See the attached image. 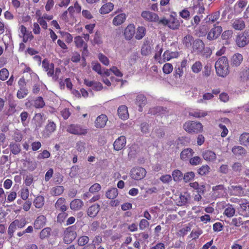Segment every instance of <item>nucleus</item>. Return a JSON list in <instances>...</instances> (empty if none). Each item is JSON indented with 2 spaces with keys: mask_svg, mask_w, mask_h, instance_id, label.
<instances>
[{
  "mask_svg": "<svg viewBox=\"0 0 249 249\" xmlns=\"http://www.w3.org/2000/svg\"><path fill=\"white\" fill-rule=\"evenodd\" d=\"M147 102V99L143 94H140L137 96L135 103L139 107V111H142V107L146 105Z\"/></svg>",
  "mask_w": 249,
  "mask_h": 249,
  "instance_id": "nucleus-16",
  "label": "nucleus"
},
{
  "mask_svg": "<svg viewBox=\"0 0 249 249\" xmlns=\"http://www.w3.org/2000/svg\"><path fill=\"white\" fill-rule=\"evenodd\" d=\"M33 203L36 208H41L44 204V198L41 196H39L35 199Z\"/></svg>",
  "mask_w": 249,
  "mask_h": 249,
  "instance_id": "nucleus-42",
  "label": "nucleus"
},
{
  "mask_svg": "<svg viewBox=\"0 0 249 249\" xmlns=\"http://www.w3.org/2000/svg\"><path fill=\"white\" fill-rule=\"evenodd\" d=\"M83 202L79 199H74L70 203V208L72 210L78 211L83 206Z\"/></svg>",
  "mask_w": 249,
  "mask_h": 249,
  "instance_id": "nucleus-29",
  "label": "nucleus"
},
{
  "mask_svg": "<svg viewBox=\"0 0 249 249\" xmlns=\"http://www.w3.org/2000/svg\"><path fill=\"white\" fill-rule=\"evenodd\" d=\"M194 153L193 150L191 148L184 149L180 153V158L183 160H187Z\"/></svg>",
  "mask_w": 249,
  "mask_h": 249,
  "instance_id": "nucleus-34",
  "label": "nucleus"
},
{
  "mask_svg": "<svg viewBox=\"0 0 249 249\" xmlns=\"http://www.w3.org/2000/svg\"><path fill=\"white\" fill-rule=\"evenodd\" d=\"M13 139L16 142H20L23 139L22 133L18 130H16L12 135Z\"/></svg>",
  "mask_w": 249,
  "mask_h": 249,
  "instance_id": "nucleus-52",
  "label": "nucleus"
},
{
  "mask_svg": "<svg viewBox=\"0 0 249 249\" xmlns=\"http://www.w3.org/2000/svg\"><path fill=\"white\" fill-rule=\"evenodd\" d=\"M203 65L200 61H196L191 67V70L194 73H198L202 70Z\"/></svg>",
  "mask_w": 249,
  "mask_h": 249,
  "instance_id": "nucleus-46",
  "label": "nucleus"
},
{
  "mask_svg": "<svg viewBox=\"0 0 249 249\" xmlns=\"http://www.w3.org/2000/svg\"><path fill=\"white\" fill-rule=\"evenodd\" d=\"M180 24V22L177 18L176 13L175 12L172 13L169 19L168 27L172 30H175L179 29Z\"/></svg>",
  "mask_w": 249,
  "mask_h": 249,
  "instance_id": "nucleus-9",
  "label": "nucleus"
},
{
  "mask_svg": "<svg viewBox=\"0 0 249 249\" xmlns=\"http://www.w3.org/2000/svg\"><path fill=\"white\" fill-rule=\"evenodd\" d=\"M239 142L240 144L248 147L249 146V133L244 132L240 135Z\"/></svg>",
  "mask_w": 249,
  "mask_h": 249,
  "instance_id": "nucleus-31",
  "label": "nucleus"
},
{
  "mask_svg": "<svg viewBox=\"0 0 249 249\" xmlns=\"http://www.w3.org/2000/svg\"><path fill=\"white\" fill-rule=\"evenodd\" d=\"M81 10V6L79 4L77 1H76L73 6H70L68 11L69 14L72 16L74 13H79Z\"/></svg>",
  "mask_w": 249,
  "mask_h": 249,
  "instance_id": "nucleus-36",
  "label": "nucleus"
},
{
  "mask_svg": "<svg viewBox=\"0 0 249 249\" xmlns=\"http://www.w3.org/2000/svg\"><path fill=\"white\" fill-rule=\"evenodd\" d=\"M194 38L192 36L187 35L185 36L182 39V43L187 48H190L192 46L194 41Z\"/></svg>",
  "mask_w": 249,
  "mask_h": 249,
  "instance_id": "nucleus-40",
  "label": "nucleus"
},
{
  "mask_svg": "<svg viewBox=\"0 0 249 249\" xmlns=\"http://www.w3.org/2000/svg\"><path fill=\"white\" fill-rule=\"evenodd\" d=\"M64 190V188L63 186H57L51 189V194L53 196H59L63 193Z\"/></svg>",
  "mask_w": 249,
  "mask_h": 249,
  "instance_id": "nucleus-44",
  "label": "nucleus"
},
{
  "mask_svg": "<svg viewBox=\"0 0 249 249\" xmlns=\"http://www.w3.org/2000/svg\"><path fill=\"white\" fill-rule=\"evenodd\" d=\"M74 40L75 46L78 48H81L85 46V44H87L80 36L75 37Z\"/></svg>",
  "mask_w": 249,
  "mask_h": 249,
  "instance_id": "nucleus-51",
  "label": "nucleus"
},
{
  "mask_svg": "<svg viewBox=\"0 0 249 249\" xmlns=\"http://www.w3.org/2000/svg\"><path fill=\"white\" fill-rule=\"evenodd\" d=\"M233 28L237 30H242L244 29L245 24L244 20L241 18L235 19L232 23Z\"/></svg>",
  "mask_w": 249,
  "mask_h": 249,
  "instance_id": "nucleus-32",
  "label": "nucleus"
},
{
  "mask_svg": "<svg viewBox=\"0 0 249 249\" xmlns=\"http://www.w3.org/2000/svg\"><path fill=\"white\" fill-rule=\"evenodd\" d=\"M185 130L189 133H199L202 131L203 125L195 121H189L184 124L183 126Z\"/></svg>",
  "mask_w": 249,
  "mask_h": 249,
  "instance_id": "nucleus-2",
  "label": "nucleus"
},
{
  "mask_svg": "<svg viewBox=\"0 0 249 249\" xmlns=\"http://www.w3.org/2000/svg\"><path fill=\"white\" fill-rule=\"evenodd\" d=\"M100 210V206L94 204L89 207L87 211L88 215L90 217H95Z\"/></svg>",
  "mask_w": 249,
  "mask_h": 249,
  "instance_id": "nucleus-28",
  "label": "nucleus"
},
{
  "mask_svg": "<svg viewBox=\"0 0 249 249\" xmlns=\"http://www.w3.org/2000/svg\"><path fill=\"white\" fill-rule=\"evenodd\" d=\"M190 186L196 190L198 193L203 194L204 193V186L203 185H199L197 182L190 183Z\"/></svg>",
  "mask_w": 249,
  "mask_h": 249,
  "instance_id": "nucleus-49",
  "label": "nucleus"
},
{
  "mask_svg": "<svg viewBox=\"0 0 249 249\" xmlns=\"http://www.w3.org/2000/svg\"><path fill=\"white\" fill-rule=\"evenodd\" d=\"M190 199V196L188 193H184L182 194L179 196V201L178 202L179 203L180 205H183L186 204L188 202V201Z\"/></svg>",
  "mask_w": 249,
  "mask_h": 249,
  "instance_id": "nucleus-47",
  "label": "nucleus"
},
{
  "mask_svg": "<svg viewBox=\"0 0 249 249\" xmlns=\"http://www.w3.org/2000/svg\"><path fill=\"white\" fill-rule=\"evenodd\" d=\"M92 68L93 71L97 72L99 74L102 75L103 71L101 69V65L96 62H92L91 63Z\"/></svg>",
  "mask_w": 249,
  "mask_h": 249,
  "instance_id": "nucleus-55",
  "label": "nucleus"
},
{
  "mask_svg": "<svg viewBox=\"0 0 249 249\" xmlns=\"http://www.w3.org/2000/svg\"><path fill=\"white\" fill-rule=\"evenodd\" d=\"M239 79L242 82H246L249 79V69L248 68L245 67L241 69L239 73Z\"/></svg>",
  "mask_w": 249,
  "mask_h": 249,
  "instance_id": "nucleus-27",
  "label": "nucleus"
},
{
  "mask_svg": "<svg viewBox=\"0 0 249 249\" xmlns=\"http://www.w3.org/2000/svg\"><path fill=\"white\" fill-rule=\"evenodd\" d=\"M84 84L89 87H91L93 89L97 91L101 90L103 88L102 85L101 83L93 81H89L86 79L84 80Z\"/></svg>",
  "mask_w": 249,
  "mask_h": 249,
  "instance_id": "nucleus-21",
  "label": "nucleus"
},
{
  "mask_svg": "<svg viewBox=\"0 0 249 249\" xmlns=\"http://www.w3.org/2000/svg\"><path fill=\"white\" fill-rule=\"evenodd\" d=\"M126 142V138L124 136L119 137L114 142V149L116 151L122 149L125 146Z\"/></svg>",
  "mask_w": 249,
  "mask_h": 249,
  "instance_id": "nucleus-13",
  "label": "nucleus"
},
{
  "mask_svg": "<svg viewBox=\"0 0 249 249\" xmlns=\"http://www.w3.org/2000/svg\"><path fill=\"white\" fill-rule=\"evenodd\" d=\"M107 121L108 118L107 115L103 114H101L96 118L94 122L95 126L98 128H104Z\"/></svg>",
  "mask_w": 249,
  "mask_h": 249,
  "instance_id": "nucleus-12",
  "label": "nucleus"
},
{
  "mask_svg": "<svg viewBox=\"0 0 249 249\" xmlns=\"http://www.w3.org/2000/svg\"><path fill=\"white\" fill-rule=\"evenodd\" d=\"M230 190L235 196H241L244 193L243 188L240 186H231Z\"/></svg>",
  "mask_w": 249,
  "mask_h": 249,
  "instance_id": "nucleus-39",
  "label": "nucleus"
},
{
  "mask_svg": "<svg viewBox=\"0 0 249 249\" xmlns=\"http://www.w3.org/2000/svg\"><path fill=\"white\" fill-rule=\"evenodd\" d=\"M67 131L71 134L77 135H85L87 133V130L86 128L80 125L74 124L68 125Z\"/></svg>",
  "mask_w": 249,
  "mask_h": 249,
  "instance_id": "nucleus-4",
  "label": "nucleus"
},
{
  "mask_svg": "<svg viewBox=\"0 0 249 249\" xmlns=\"http://www.w3.org/2000/svg\"><path fill=\"white\" fill-rule=\"evenodd\" d=\"M222 31L221 26L215 24L208 33L207 38L210 41L215 40L220 36Z\"/></svg>",
  "mask_w": 249,
  "mask_h": 249,
  "instance_id": "nucleus-5",
  "label": "nucleus"
},
{
  "mask_svg": "<svg viewBox=\"0 0 249 249\" xmlns=\"http://www.w3.org/2000/svg\"><path fill=\"white\" fill-rule=\"evenodd\" d=\"M9 71L6 68L0 70V79L2 81L6 80L9 76Z\"/></svg>",
  "mask_w": 249,
  "mask_h": 249,
  "instance_id": "nucleus-58",
  "label": "nucleus"
},
{
  "mask_svg": "<svg viewBox=\"0 0 249 249\" xmlns=\"http://www.w3.org/2000/svg\"><path fill=\"white\" fill-rule=\"evenodd\" d=\"M212 71L211 65L209 64H207L204 68V70L202 71V74L205 77H208L210 75Z\"/></svg>",
  "mask_w": 249,
  "mask_h": 249,
  "instance_id": "nucleus-64",
  "label": "nucleus"
},
{
  "mask_svg": "<svg viewBox=\"0 0 249 249\" xmlns=\"http://www.w3.org/2000/svg\"><path fill=\"white\" fill-rule=\"evenodd\" d=\"M205 45L200 39H197L193 41L192 48L194 52L197 53H203Z\"/></svg>",
  "mask_w": 249,
  "mask_h": 249,
  "instance_id": "nucleus-11",
  "label": "nucleus"
},
{
  "mask_svg": "<svg viewBox=\"0 0 249 249\" xmlns=\"http://www.w3.org/2000/svg\"><path fill=\"white\" fill-rule=\"evenodd\" d=\"M210 171V167L207 165L202 166L198 170L199 175L203 176L208 174Z\"/></svg>",
  "mask_w": 249,
  "mask_h": 249,
  "instance_id": "nucleus-57",
  "label": "nucleus"
},
{
  "mask_svg": "<svg viewBox=\"0 0 249 249\" xmlns=\"http://www.w3.org/2000/svg\"><path fill=\"white\" fill-rule=\"evenodd\" d=\"M135 27L134 24L128 25L124 30V36L126 39L130 40L133 36L135 33Z\"/></svg>",
  "mask_w": 249,
  "mask_h": 249,
  "instance_id": "nucleus-17",
  "label": "nucleus"
},
{
  "mask_svg": "<svg viewBox=\"0 0 249 249\" xmlns=\"http://www.w3.org/2000/svg\"><path fill=\"white\" fill-rule=\"evenodd\" d=\"M66 203V199L63 197H60L57 200L54 204V207L57 211L65 212L68 209Z\"/></svg>",
  "mask_w": 249,
  "mask_h": 249,
  "instance_id": "nucleus-15",
  "label": "nucleus"
},
{
  "mask_svg": "<svg viewBox=\"0 0 249 249\" xmlns=\"http://www.w3.org/2000/svg\"><path fill=\"white\" fill-rule=\"evenodd\" d=\"M203 159L208 162H213L216 159V154L212 150H207L202 153Z\"/></svg>",
  "mask_w": 249,
  "mask_h": 249,
  "instance_id": "nucleus-18",
  "label": "nucleus"
},
{
  "mask_svg": "<svg viewBox=\"0 0 249 249\" xmlns=\"http://www.w3.org/2000/svg\"><path fill=\"white\" fill-rule=\"evenodd\" d=\"M56 126L55 123L51 121H48V124L43 131L42 135L45 138H49L56 130Z\"/></svg>",
  "mask_w": 249,
  "mask_h": 249,
  "instance_id": "nucleus-8",
  "label": "nucleus"
},
{
  "mask_svg": "<svg viewBox=\"0 0 249 249\" xmlns=\"http://www.w3.org/2000/svg\"><path fill=\"white\" fill-rule=\"evenodd\" d=\"M42 66L44 70L47 72L49 76L53 75L54 64L53 63H49L47 60L44 59L42 62Z\"/></svg>",
  "mask_w": 249,
  "mask_h": 249,
  "instance_id": "nucleus-14",
  "label": "nucleus"
},
{
  "mask_svg": "<svg viewBox=\"0 0 249 249\" xmlns=\"http://www.w3.org/2000/svg\"><path fill=\"white\" fill-rule=\"evenodd\" d=\"M46 222V218L44 215L38 216L34 222V227L36 229H40L43 227Z\"/></svg>",
  "mask_w": 249,
  "mask_h": 249,
  "instance_id": "nucleus-22",
  "label": "nucleus"
},
{
  "mask_svg": "<svg viewBox=\"0 0 249 249\" xmlns=\"http://www.w3.org/2000/svg\"><path fill=\"white\" fill-rule=\"evenodd\" d=\"M152 48L149 42L146 41L144 42L141 49V53L143 55H147L151 52Z\"/></svg>",
  "mask_w": 249,
  "mask_h": 249,
  "instance_id": "nucleus-33",
  "label": "nucleus"
},
{
  "mask_svg": "<svg viewBox=\"0 0 249 249\" xmlns=\"http://www.w3.org/2000/svg\"><path fill=\"white\" fill-rule=\"evenodd\" d=\"M142 17L146 21L151 22H156L158 21V15L155 13L145 10L141 13Z\"/></svg>",
  "mask_w": 249,
  "mask_h": 249,
  "instance_id": "nucleus-7",
  "label": "nucleus"
},
{
  "mask_svg": "<svg viewBox=\"0 0 249 249\" xmlns=\"http://www.w3.org/2000/svg\"><path fill=\"white\" fill-rule=\"evenodd\" d=\"M89 241V238L87 236H82L78 239V245L80 246L86 245Z\"/></svg>",
  "mask_w": 249,
  "mask_h": 249,
  "instance_id": "nucleus-59",
  "label": "nucleus"
},
{
  "mask_svg": "<svg viewBox=\"0 0 249 249\" xmlns=\"http://www.w3.org/2000/svg\"><path fill=\"white\" fill-rule=\"evenodd\" d=\"M136 32L135 38L138 40L142 39L145 35L146 30L143 26H139Z\"/></svg>",
  "mask_w": 249,
  "mask_h": 249,
  "instance_id": "nucleus-35",
  "label": "nucleus"
},
{
  "mask_svg": "<svg viewBox=\"0 0 249 249\" xmlns=\"http://www.w3.org/2000/svg\"><path fill=\"white\" fill-rule=\"evenodd\" d=\"M243 58L241 54L237 53L232 55L231 58V65L232 67H238L242 63Z\"/></svg>",
  "mask_w": 249,
  "mask_h": 249,
  "instance_id": "nucleus-23",
  "label": "nucleus"
},
{
  "mask_svg": "<svg viewBox=\"0 0 249 249\" xmlns=\"http://www.w3.org/2000/svg\"><path fill=\"white\" fill-rule=\"evenodd\" d=\"M231 151L236 156H244L246 153L245 149L241 146H234Z\"/></svg>",
  "mask_w": 249,
  "mask_h": 249,
  "instance_id": "nucleus-38",
  "label": "nucleus"
},
{
  "mask_svg": "<svg viewBox=\"0 0 249 249\" xmlns=\"http://www.w3.org/2000/svg\"><path fill=\"white\" fill-rule=\"evenodd\" d=\"M146 171L143 168L137 167L132 169L130 172V176L135 180H141L144 178Z\"/></svg>",
  "mask_w": 249,
  "mask_h": 249,
  "instance_id": "nucleus-6",
  "label": "nucleus"
},
{
  "mask_svg": "<svg viewBox=\"0 0 249 249\" xmlns=\"http://www.w3.org/2000/svg\"><path fill=\"white\" fill-rule=\"evenodd\" d=\"M173 70V66L171 63H165L163 67L162 71L164 73L166 74H168L171 73Z\"/></svg>",
  "mask_w": 249,
  "mask_h": 249,
  "instance_id": "nucleus-53",
  "label": "nucleus"
},
{
  "mask_svg": "<svg viewBox=\"0 0 249 249\" xmlns=\"http://www.w3.org/2000/svg\"><path fill=\"white\" fill-rule=\"evenodd\" d=\"M45 105V103L41 97H37L34 101V106L36 108H42Z\"/></svg>",
  "mask_w": 249,
  "mask_h": 249,
  "instance_id": "nucleus-48",
  "label": "nucleus"
},
{
  "mask_svg": "<svg viewBox=\"0 0 249 249\" xmlns=\"http://www.w3.org/2000/svg\"><path fill=\"white\" fill-rule=\"evenodd\" d=\"M207 114L208 113L207 111L201 110H196L195 111H191L189 113L190 115L196 118L204 117L207 115Z\"/></svg>",
  "mask_w": 249,
  "mask_h": 249,
  "instance_id": "nucleus-45",
  "label": "nucleus"
},
{
  "mask_svg": "<svg viewBox=\"0 0 249 249\" xmlns=\"http://www.w3.org/2000/svg\"><path fill=\"white\" fill-rule=\"evenodd\" d=\"M220 13L219 11H216L207 16V18L208 21L213 23L216 21L220 17Z\"/></svg>",
  "mask_w": 249,
  "mask_h": 249,
  "instance_id": "nucleus-50",
  "label": "nucleus"
},
{
  "mask_svg": "<svg viewBox=\"0 0 249 249\" xmlns=\"http://www.w3.org/2000/svg\"><path fill=\"white\" fill-rule=\"evenodd\" d=\"M9 149L11 152L14 155H17L21 151L20 144L13 142L10 143Z\"/></svg>",
  "mask_w": 249,
  "mask_h": 249,
  "instance_id": "nucleus-37",
  "label": "nucleus"
},
{
  "mask_svg": "<svg viewBox=\"0 0 249 249\" xmlns=\"http://www.w3.org/2000/svg\"><path fill=\"white\" fill-rule=\"evenodd\" d=\"M202 161V159L198 156L194 157L190 159V163L193 166H196L200 164Z\"/></svg>",
  "mask_w": 249,
  "mask_h": 249,
  "instance_id": "nucleus-61",
  "label": "nucleus"
},
{
  "mask_svg": "<svg viewBox=\"0 0 249 249\" xmlns=\"http://www.w3.org/2000/svg\"><path fill=\"white\" fill-rule=\"evenodd\" d=\"M238 46L243 47L249 43V35L247 33H242L239 35L236 39Z\"/></svg>",
  "mask_w": 249,
  "mask_h": 249,
  "instance_id": "nucleus-10",
  "label": "nucleus"
},
{
  "mask_svg": "<svg viewBox=\"0 0 249 249\" xmlns=\"http://www.w3.org/2000/svg\"><path fill=\"white\" fill-rule=\"evenodd\" d=\"M195 174L194 172L191 171L186 173L183 176V179L185 182H187L192 180L194 178Z\"/></svg>",
  "mask_w": 249,
  "mask_h": 249,
  "instance_id": "nucleus-62",
  "label": "nucleus"
},
{
  "mask_svg": "<svg viewBox=\"0 0 249 249\" xmlns=\"http://www.w3.org/2000/svg\"><path fill=\"white\" fill-rule=\"evenodd\" d=\"M33 120L36 125V128H40L43 124L45 118L44 117V115L41 113H36L34 117Z\"/></svg>",
  "mask_w": 249,
  "mask_h": 249,
  "instance_id": "nucleus-26",
  "label": "nucleus"
},
{
  "mask_svg": "<svg viewBox=\"0 0 249 249\" xmlns=\"http://www.w3.org/2000/svg\"><path fill=\"white\" fill-rule=\"evenodd\" d=\"M114 8V4L111 2H108L103 4L99 10L101 14H107L111 12Z\"/></svg>",
  "mask_w": 249,
  "mask_h": 249,
  "instance_id": "nucleus-30",
  "label": "nucleus"
},
{
  "mask_svg": "<svg viewBox=\"0 0 249 249\" xmlns=\"http://www.w3.org/2000/svg\"><path fill=\"white\" fill-rule=\"evenodd\" d=\"M118 195V191L116 188L109 189L106 194L107 198L112 199L116 197Z\"/></svg>",
  "mask_w": 249,
  "mask_h": 249,
  "instance_id": "nucleus-41",
  "label": "nucleus"
},
{
  "mask_svg": "<svg viewBox=\"0 0 249 249\" xmlns=\"http://www.w3.org/2000/svg\"><path fill=\"white\" fill-rule=\"evenodd\" d=\"M235 213V210L231 205L227 206L225 209L224 214L228 217H232Z\"/></svg>",
  "mask_w": 249,
  "mask_h": 249,
  "instance_id": "nucleus-43",
  "label": "nucleus"
},
{
  "mask_svg": "<svg viewBox=\"0 0 249 249\" xmlns=\"http://www.w3.org/2000/svg\"><path fill=\"white\" fill-rule=\"evenodd\" d=\"M126 18V15L124 13H121L113 18L112 24L115 26L120 25L125 21Z\"/></svg>",
  "mask_w": 249,
  "mask_h": 249,
  "instance_id": "nucleus-25",
  "label": "nucleus"
},
{
  "mask_svg": "<svg viewBox=\"0 0 249 249\" xmlns=\"http://www.w3.org/2000/svg\"><path fill=\"white\" fill-rule=\"evenodd\" d=\"M50 153L47 150H44L41 153H39L37 156L38 160L48 158L50 157Z\"/></svg>",
  "mask_w": 249,
  "mask_h": 249,
  "instance_id": "nucleus-63",
  "label": "nucleus"
},
{
  "mask_svg": "<svg viewBox=\"0 0 249 249\" xmlns=\"http://www.w3.org/2000/svg\"><path fill=\"white\" fill-rule=\"evenodd\" d=\"M75 227L72 226L66 228L64 233V241L66 244H70L76 237Z\"/></svg>",
  "mask_w": 249,
  "mask_h": 249,
  "instance_id": "nucleus-3",
  "label": "nucleus"
},
{
  "mask_svg": "<svg viewBox=\"0 0 249 249\" xmlns=\"http://www.w3.org/2000/svg\"><path fill=\"white\" fill-rule=\"evenodd\" d=\"M172 176L175 181H178L182 178V174L178 170H174L173 172Z\"/></svg>",
  "mask_w": 249,
  "mask_h": 249,
  "instance_id": "nucleus-56",
  "label": "nucleus"
},
{
  "mask_svg": "<svg viewBox=\"0 0 249 249\" xmlns=\"http://www.w3.org/2000/svg\"><path fill=\"white\" fill-rule=\"evenodd\" d=\"M215 68L218 76L225 77L229 73V66L227 58L225 56L220 57L215 62Z\"/></svg>",
  "mask_w": 249,
  "mask_h": 249,
  "instance_id": "nucleus-1",
  "label": "nucleus"
},
{
  "mask_svg": "<svg viewBox=\"0 0 249 249\" xmlns=\"http://www.w3.org/2000/svg\"><path fill=\"white\" fill-rule=\"evenodd\" d=\"M28 93V90L26 88L19 89L17 93V96L18 99L24 98Z\"/></svg>",
  "mask_w": 249,
  "mask_h": 249,
  "instance_id": "nucleus-54",
  "label": "nucleus"
},
{
  "mask_svg": "<svg viewBox=\"0 0 249 249\" xmlns=\"http://www.w3.org/2000/svg\"><path fill=\"white\" fill-rule=\"evenodd\" d=\"M179 56L178 52H171L168 50L165 51L162 55L163 62L169 61L173 58H176Z\"/></svg>",
  "mask_w": 249,
  "mask_h": 249,
  "instance_id": "nucleus-20",
  "label": "nucleus"
},
{
  "mask_svg": "<svg viewBox=\"0 0 249 249\" xmlns=\"http://www.w3.org/2000/svg\"><path fill=\"white\" fill-rule=\"evenodd\" d=\"M213 196L214 197H220L225 194V190L222 185H219L213 187Z\"/></svg>",
  "mask_w": 249,
  "mask_h": 249,
  "instance_id": "nucleus-19",
  "label": "nucleus"
},
{
  "mask_svg": "<svg viewBox=\"0 0 249 249\" xmlns=\"http://www.w3.org/2000/svg\"><path fill=\"white\" fill-rule=\"evenodd\" d=\"M118 114L121 119H127L129 117L127 107L124 105L120 106L118 109Z\"/></svg>",
  "mask_w": 249,
  "mask_h": 249,
  "instance_id": "nucleus-24",
  "label": "nucleus"
},
{
  "mask_svg": "<svg viewBox=\"0 0 249 249\" xmlns=\"http://www.w3.org/2000/svg\"><path fill=\"white\" fill-rule=\"evenodd\" d=\"M51 229L50 228H46L43 229L40 233V237L41 239H44L48 237L50 234Z\"/></svg>",
  "mask_w": 249,
  "mask_h": 249,
  "instance_id": "nucleus-60",
  "label": "nucleus"
}]
</instances>
